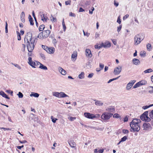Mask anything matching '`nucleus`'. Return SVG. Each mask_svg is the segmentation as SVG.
Segmentation results:
<instances>
[{
  "instance_id": "9d476101",
  "label": "nucleus",
  "mask_w": 153,
  "mask_h": 153,
  "mask_svg": "<svg viewBox=\"0 0 153 153\" xmlns=\"http://www.w3.org/2000/svg\"><path fill=\"white\" fill-rule=\"evenodd\" d=\"M84 116L86 118L92 119L96 117L95 115L93 114H91L89 113L85 112L84 113Z\"/></svg>"
},
{
  "instance_id": "69168bd1",
  "label": "nucleus",
  "mask_w": 153,
  "mask_h": 153,
  "mask_svg": "<svg viewBox=\"0 0 153 153\" xmlns=\"http://www.w3.org/2000/svg\"><path fill=\"white\" fill-rule=\"evenodd\" d=\"M112 41L114 45H116L117 44V42L115 39H112Z\"/></svg>"
},
{
  "instance_id": "bf43d9fd",
  "label": "nucleus",
  "mask_w": 153,
  "mask_h": 153,
  "mask_svg": "<svg viewBox=\"0 0 153 153\" xmlns=\"http://www.w3.org/2000/svg\"><path fill=\"white\" fill-rule=\"evenodd\" d=\"M42 48L46 51V50L47 49L48 47L45 45H42Z\"/></svg>"
},
{
  "instance_id": "412c9836",
  "label": "nucleus",
  "mask_w": 153,
  "mask_h": 153,
  "mask_svg": "<svg viewBox=\"0 0 153 153\" xmlns=\"http://www.w3.org/2000/svg\"><path fill=\"white\" fill-rule=\"evenodd\" d=\"M106 110L107 111H108L110 112L109 113L111 112H113L115 111V108L112 107H110L106 109Z\"/></svg>"
},
{
  "instance_id": "4468645a",
  "label": "nucleus",
  "mask_w": 153,
  "mask_h": 153,
  "mask_svg": "<svg viewBox=\"0 0 153 153\" xmlns=\"http://www.w3.org/2000/svg\"><path fill=\"white\" fill-rule=\"evenodd\" d=\"M42 32L43 34L44 37L45 38H47L49 36L51 31L50 30H44Z\"/></svg>"
},
{
  "instance_id": "473e14b6",
  "label": "nucleus",
  "mask_w": 153,
  "mask_h": 153,
  "mask_svg": "<svg viewBox=\"0 0 153 153\" xmlns=\"http://www.w3.org/2000/svg\"><path fill=\"white\" fill-rule=\"evenodd\" d=\"M68 118L70 121H73L76 119V117H71L69 116L68 117Z\"/></svg>"
},
{
  "instance_id": "f8f14e48",
  "label": "nucleus",
  "mask_w": 153,
  "mask_h": 153,
  "mask_svg": "<svg viewBox=\"0 0 153 153\" xmlns=\"http://www.w3.org/2000/svg\"><path fill=\"white\" fill-rule=\"evenodd\" d=\"M122 70V67L119 66L118 67L115 68L114 73L115 75L119 74L121 72Z\"/></svg>"
},
{
  "instance_id": "2eb2a0df",
  "label": "nucleus",
  "mask_w": 153,
  "mask_h": 153,
  "mask_svg": "<svg viewBox=\"0 0 153 153\" xmlns=\"http://www.w3.org/2000/svg\"><path fill=\"white\" fill-rule=\"evenodd\" d=\"M55 51V49L53 47L48 48L46 50V51L50 54L54 53Z\"/></svg>"
},
{
  "instance_id": "6e6552de",
  "label": "nucleus",
  "mask_w": 153,
  "mask_h": 153,
  "mask_svg": "<svg viewBox=\"0 0 153 153\" xmlns=\"http://www.w3.org/2000/svg\"><path fill=\"white\" fill-rule=\"evenodd\" d=\"M143 130L150 131L152 129V127L150 124L148 123H144L143 124Z\"/></svg>"
},
{
  "instance_id": "bb28decb",
  "label": "nucleus",
  "mask_w": 153,
  "mask_h": 153,
  "mask_svg": "<svg viewBox=\"0 0 153 153\" xmlns=\"http://www.w3.org/2000/svg\"><path fill=\"white\" fill-rule=\"evenodd\" d=\"M85 73L84 72H82L78 76L79 78V79H83L84 78Z\"/></svg>"
},
{
  "instance_id": "72a5a7b5",
  "label": "nucleus",
  "mask_w": 153,
  "mask_h": 153,
  "mask_svg": "<svg viewBox=\"0 0 153 153\" xmlns=\"http://www.w3.org/2000/svg\"><path fill=\"white\" fill-rule=\"evenodd\" d=\"M16 33L17 35L18 40H21V37L20 33L18 31H16Z\"/></svg>"
},
{
  "instance_id": "4d7b16f0",
  "label": "nucleus",
  "mask_w": 153,
  "mask_h": 153,
  "mask_svg": "<svg viewBox=\"0 0 153 153\" xmlns=\"http://www.w3.org/2000/svg\"><path fill=\"white\" fill-rule=\"evenodd\" d=\"M121 20L120 19V17H119L117 18V22L119 23V24H120L121 23Z\"/></svg>"
},
{
  "instance_id": "e433bc0d",
  "label": "nucleus",
  "mask_w": 153,
  "mask_h": 153,
  "mask_svg": "<svg viewBox=\"0 0 153 153\" xmlns=\"http://www.w3.org/2000/svg\"><path fill=\"white\" fill-rule=\"evenodd\" d=\"M83 32L84 36H86L87 37H88L90 35V33H88V32L85 33L84 30H83Z\"/></svg>"
},
{
  "instance_id": "8fccbe9b",
  "label": "nucleus",
  "mask_w": 153,
  "mask_h": 153,
  "mask_svg": "<svg viewBox=\"0 0 153 153\" xmlns=\"http://www.w3.org/2000/svg\"><path fill=\"white\" fill-rule=\"evenodd\" d=\"M40 56L43 59H45V55L41 53L40 54Z\"/></svg>"
},
{
  "instance_id": "aec40b11",
  "label": "nucleus",
  "mask_w": 153,
  "mask_h": 153,
  "mask_svg": "<svg viewBox=\"0 0 153 153\" xmlns=\"http://www.w3.org/2000/svg\"><path fill=\"white\" fill-rule=\"evenodd\" d=\"M25 14L24 12H22L20 15V18L21 21L23 22H25Z\"/></svg>"
},
{
  "instance_id": "680f3d73",
  "label": "nucleus",
  "mask_w": 153,
  "mask_h": 153,
  "mask_svg": "<svg viewBox=\"0 0 153 153\" xmlns=\"http://www.w3.org/2000/svg\"><path fill=\"white\" fill-rule=\"evenodd\" d=\"M69 16L73 17H75V14L72 13V12H71L69 13Z\"/></svg>"
},
{
  "instance_id": "e2e57ef3",
  "label": "nucleus",
  "mask_w": 153,
  "mask_h": 153,
  "mask_svg": "<svg viewBox=\"0 0 153 153\" xmlns=\"http://www.w3.org/2000/svg\"><path fill=\"white\" fill-rule=\"evenodd\" d=\"M123 121L124 122H126L128 121V118L127 116H126L124 117V118Z\"/></svg>"
},
{
  "instance_id": "5701e85b",
  "label": "nucleus",
  "mask_w": 153,
  "mask_h": 153,
  "mask_svg": "<svg viewBox=\"0 0 153 153\" xmlns=\"http://www.w3.org/2000/svg\"><path fill=\"white\" fill-rule=\"evenodd\" d=\"M77 56V52L74 51L73 52V54L72 55L71 57L72 59H73V60H74L75 61L76 59V58Z\"/></svg>"
},
{
  "instance_id": "c9c22d12",
  "label": "nucleus",
  "mask_w": 153,
  "mask_h": 153,
  "mask_svg": "<svg viewBox=\"0 0 153 153\" xmlns=\"http://www.w3.org/2000/svg\"><path fill=\"white\" fill-rule=\"evenodd\" d=\"M51 119L52 120V122L53 123H56V121L57 120V119L55 118H53V116L51 117Z\"/></svg>"
},
{
  "instance_id": "5fc2aeb1",
  "label": "nucleus",
  "mask_w": 153,
  "mask_h": 153,
  "mask_svg": "<svg viewBox=\"0 0 153 153\" xmlns=\"http://www.w3.org/2000/svg\"><path fill=\"white\" fill-rule=\"evenodd\" d=\"M129 15L128 14H126L125 16H124L123 18V20H125V19H126L127 18L129 17Z\"/></svg>"
},
{
  "instance_id": "c85d7f7f",
  "label": "nucleus",
  "mask_w": 153,
  "mask_h": 153,
  "mask_svg": "<svg viewBox=\"0 0 153 153\" xmlns=\"http://www.w3.org/2000/svg\"><path fill=\"white\" fill-rule=\"evenodd\" d=\"M152 71H153V70L152 69L149 68L148 69L145 70V71H144V72L145 73H151Z\"/></svg>"
},
{
  "instance_id": "6ab92c4d",
  "label": "nucleus",
  "mask_w": 153,
  "mask_h": 153,
  "mask_svg": "<svg viewBox=\"0 0 153 153\" xmlns=\"http://www.w3.org/2000/svg\"><path fill=\"white\" fill-rule=\"evenodd\" d=\"M133 63L135 65H138L140 64V62L138 59L134 58L132 60Z\"/></svg>"
},
{
  "instance_id": "ddd939ff",
  "label": "nucleus",
  "mask_w": 153,
  "mask_h": 153,
  "mask_svg": "<svg viewBox=\"0 0 153 153\" xmlns=\"http://www.w3.org/2000/svg\"><path fill=\"white\" fill-rule=\"evenodd\" d=\"M85 54L86 56L88 57L91 58L92 56L91 51L89 49H86L85 50Z\"/></svg>"
},
{
  "instance_id": "a18cd8bd",
  "label": "nucleus",
  "mask_w": 153,
  "mask_h": 153,
  "mask_svg": "<svg viewBox=\"0 0 153 153\" xmlns=\"http://www.w3.org/2000/svg\"><path fill=\"white\" fill-rule=\"evenodd\" d=\"M6 92L8 94H10L12 95H13V91L10 90H6Z\"/></svg>"
},
{
  "instance_id": "cd10ccee",
  "label": "nucleus",
  "mask_w": 153,
  "mask_h": 153,
  "mask_svg": "<svg viewBox=\"0 0 153 153\" xmlns=\"http://www.w3.org/2000/svg\"><path fill=\"white\" fill-rule=\"evenodd\" d=\"M139 82L141 86L143 85H146L147 83V82L146 80H142L140 81H139Z\"/></svg>"
},
{
  "instance_id": "0eeeda50",
  "label": "nucleus",
  "mask_w": 153,
  "mask_h": 153,
  "mask_svg": "<svg viewBox=\"0 0 153 153\" xmlns=\"http://www.w3.org/2000/svg\"><path fill=\"white\" fill-rule=\"evenodd\" d=\"M143 40L141 39V36L139 34L135 35L134 37V44L135 45H137L139 44Z\"/></svg>"
},
{
  "instance_id": "a19ab883",
  "label": "nucleus",
  "mask_w": 153,
  "mask_h": 153,
  "mask_svg": "<svg viewBox=\"0 0 153 153\" xmlns=\"http://www.w3.org/2000/svg\"><path fill=\"white\" fill-rule=\"evenodd\" d=\"M151 106H152V105H149V106H143L142 108L144 110H145L150 107Z\"/></svg>"
},
{
  "instance_id": "20e7f679",
  "label": "nucleus",
  "mask_w": 153,
  "mask_h": 153,
  "mask_svg": "<svg viewBox=\"0 0 153 153\" xmlns=\"http://www.w3.org/2000/svg\"><path fill=\"white\" fill-rule=\"evenodd\" d=\"M113 114L111 113L105 112L101 116V118L104 122H108Z\"/></svg>"
},
{
  "instance_id": "338daca9",
  "label": "nucleus",
  "mask_w": 153,
  "mask_h": 153,
  "mask_svg": "<svg viewBox=\"0 0 153 153\" xmlns=\"http://www.w3.org/2000/svg\"><path fill=\"white\" fill-rule=\"evenodd\" d=\"M19 142L21 143H25L27 142V141L25 140H23L22 141L20 140L19 141Z\"/></svg>"
},
{
  "instance_id": "7c9ffc66",
  "label": "nucleus",
  "mask_w": 153,
  "mask_h": 153,
  "mask_svg": "<svg viewBox=\"0 0 153 153\" xmlns=\"http://www.w3.org/2000/svg\"><path fill=\"white\" fill-rule=\"evenodd\" d=\"M45 25H40L39 27V30L40 31H42L45 28Z\"/></svg>"
},
{
  "instance_id": "c756f323",
  "label": "nucleus",
  "mask_w": 153,
  "mask_h": 153,
  "mask_svg": "<svg viewBox=\"0 0 153 153\" xmlns=\"http://www.w3.org/2000/svg\"><path fill=\"white\" fill-rule=\"evenodd\" d=\"M103 152V149H100L97 151V149H95L94 150L95 153H102Z\"/></svg>"
},
{
  "instance_id": "79ce46f5",
  "label": "nucleus",
  "mask_w": 153,
  "mask_h": 153,
  "mask_svg": "<svg viewBox=\"0 0 153 153\" xmlns=\"http://www.w3.org/2000/svg\"><path fill=\"white\" fill-rule=\"evenodd\" d=\"M122 25H120L119 26L117 27V31L119 33L120 30H121L122 28Z\"/></svg>"
},
{
  "instance_id": "de8ad7c7",
  "label": "nucleus",
  "mask_w": 153,
  "mask_h": 153,
  "mask_svg": "<svg viewBox=\"0 0 153 153\" xmlns=\"http://www.w3.org/2000/svg\"><path fill=\"white\" fill-rule=\"evenodd\" d=\"M129 132L128 130L127 129H123V133L124 134H128Z\"/></svg>"
},
{
  "instance_id": "58836bf2",
  "label": "nucleus",
  "mask_w": 153,
  "mask_h": 153,
  "mask_svg": "<svg viewBox=\"0 0 153 153\" xmlns=\"http://www.w3.org/2000/svg\"><path fill=\"white\" fill-rule=\"evenodd\" d=\"M95 48L96 49H100L102 48L101 47V45L100 44V46H99L98 45H96L94 46Z\"/></svg>"
},
{
  "instance_id": "f3484780",
  "label": "nucleus",
  "mask_w": 153,
  "mask_h": 153,
  "mask_svg": "<svg viewBox=\"0 0 153 153\" xmlns=\"http://www.w3.org/2000/svg\"><path fill=\"white\" fill-rule=\"evenodd\" d=\"M94 101H95V104L97 105L101 106L103 105V103L101 101L97 100H94Z\"/></svg>"
},
{
  "instance_id": "052dcab7",
  "label": "nucleus",
  "mask_w": 153,
  "mask_h": 153,
  "mask_svg": "<svg viewBox=\"0 0 153 153\" xmlns=\"http://www.w3.org/2000/svg\"><path fill=\"white\" fill-rule=\"evenodd\" d=\"M93 75L94 74L93 73H91L88 75V77L90 78H91L93 77Z\"/></svg>"
},
{
  "instance_id": "39448f33",
  "label": "nucleus",
  "mask_w": 153,
  "mask_h": 153,
  "mask_svg": "<svg viewBox=\"0 0 153 153\" xmlns=\"http://www.w3.org/2000/svg\"><path fill=\"white\" fill-rule=\"evenodd\" d=\"M53 96L59 98H65L68 97L67 95L63 92H53Z\"/></svg>"
},
{
  "instance_id": "f03ea898",
  "label": "nucleus",
  "mask_w": 153,
  "mask_h": 153,
  "mask_svg": "<svg viewBox=\"0 0 153 153\" xmlns=\"http://www.w3.org/2000/svg\"><path fill=\"white\" fill-rule=\"evenodd\" d=\"M141 121L140 119L135 118L133 119L130 123L131 127L130 131H138L140 129V123Z\"/></svg>"
},
{
  "instance_id": "774afa93",
  "label": "nucleus",
  "mask_w": 153,
  "mask_h": 153,
  "mask_svg": "<svg viewBox=\"0 0 153 153\" xmlns=\"http://www.w3.org/2000/svg\"><path fill=\"white\" fill-rule=\"evenodd\" d=\"M84 10L82 8V7L80 8L79 10V12H82L83 11H84Z\"/></svg>"
},
{
  "instance_id": "603ef678",
  "label": "nucleus",
  "mask_w": 153,
  "mask_h": 153,
  "mask_svg": "<svg viewBox=\"0 0 153 153\" xmlns=\"http://www.w3.org/2000/svg\"><path fill=\"white\" fill-rule=\"evenodd\" d=\"M14 65L17 67L18 68L19 70H20L21 69V67L19 65H18L17 64H14Z\"/></svg>"
},
{
  "instance_id": "4c0bfd02",
  "label": "nucleus",
  "mask_w": 153,
  "mask_h": 153,
  "mask_svg": "<svg viewBox=\"0 0 153 153\" xmlns=\"http://www.w3.org/2000/svg\"><path fill=\"white\" fill-rule=\"evenodd\" d=\"M18 95V97L19 98H22L23 96V94L20 92H19Z\"/></svg>"
},
{
  "instance_id": "1a4fd4ad",
  "label": "nucleus",
  "mask_w": 153,
  "mask_h": 153,
  "mask_svg": "<svg viewBox=\"0 0 153 153\" xmlns=\"http://www.w3.org/2000/svg\"><path fill=\"white\" fill-rule=\"evenodd\" d=\"M101 45L102 47H103L105 48H108L111 46V43L108 41H106L104 42H102Z\"/></svg>"
},
{
  "instance_id": "9b49d317",
  "label": "nucleus",
  "mask_w": 153,
  "mask_h": 153,
  "mask_svg": "<svg viewBox=\"0 0 153 153\" xmlns=\"http://www.w3.org/2000/svg\"><path fill=\"white\" fill-rule=\"evenodd\" d=\"M136 82V80H133L131 81L128 83L126 85V88L127 90H128L130 89L132 86Z\"/></svg>"
},
{
  "instance_id": "b1692460",
  "label": "nucleus",
  "mask_w": 153,
  "mask_h": 153,
  "mask_svg": "<svg viewBox=\"0 0 153 153\" xmlns=\"http://www.w3.org/2000/svg\"><path fill=\"white\" fill-rule=\"evenodd\" d=\"M68 143L70 146L72 148L75 147L76 146V144L73 140H71Z\"/></svg>"
},
{
  "instance_id": "2f4dec72",
  "label": "nucleus",
  "mask_w": 153,
  "mask_h": 153,
  "mask_svg": "<svg viewBox=\"0 0 153 153\" xmlns=\"http://www.w3.org/2000/svg\"><path fill=\"white\" fill-rule=\"evenodd\" d=\"M62 25L63 27V30L64 31H65L66 29V27L65 25V23L64 21V19H63L62 22Z\"/></svg>"
},
{
  "instance_id": "6e6d98bb",
  "label": "nucleus",
  "mask_w": 153,
  "mask_h": 153,
  "mask_svg": "<svg viewBox=\"0 0 153 153\" xmlns=\"http://www.w3.org/2000/svg\"><path fill=\"white\" fill-rule=\"evenodd\" d=\"M114 4L116 7H117L119 5V3L118 2H117L116 1L114 0Z\"/></svg>"
},
{
  "instance_id": "0e129e2a",
  "label": "nucleus",
  "mask_w": 153,
  "mask_h": 153,
  "mask_svg": "<svg viewBox=\"0 0 153 153\" xmlns=\"http://www.w3.org/2000/svg\"><path fill=\"white\" fill-rule=\"evenodd\" d=\"M147 48L148 49H149L151 47V45L149 43L147 45H146Z\"/></svg>"
},
{
  "instance_id": "f704fd0d",
  "label": "nucleus",
  "mask_w": 153,
  "mask_h": 153,
  "mask_svg": "<svg viewBox=\"0 0 153 153\" xmlns=\"http://www.w3.org/2000/svg\"><path fill=\"white\" fill-rule=\"evenodd\" d=\"M127 136H124L122 137L121 139V142H123L127 140Z\"/></svg>"
},
{
  "instance_id": "7ed1b4c3",
  "label": "nucleus",
  "mask_w": 153,
  "mask_h": 153,
  "mask_svg": "<svg viewBox=\"0 0 153 153\" xmlns=\"http://www.w3.org/2000/svg\"><path fill=\"white\" fill-rule=\"evenodd\" d=\"M28 63L33 67L35 68V66H36V62L37 64H38L39 63L40 64V66L39 67L40 68L43 69L44 70H48V68L46 66H44L43 65L40 63L39 62L36 61L35 62L33 61H32V58L31 57H29L28 58Z\"/></svg>"
},
{
  "instance_id": "37998d69",
  "label": "nucleus",
  "mask_w": 153,
  "mask_h": 153,
  "mask_svg": "<svg viewBox=\"0 0 153 153\" xmlns=\"http://www.w3.org/2000/svg\"><path fill=\"white\" fill-rule=\"evenodd\" d=\"M140 54L141 57H144L146 55V53L145 52H141Z\"/></svg>"
},
{
  "instance_id": "49530a36",
  "label": "nucleus",
  "mask_w": 153,
  "mask_h": 153,
  "mask_svg": "<svg viewBox=\"0 0 153 153\" xmlns=\"http://www.w3.org/2000/svg\"><path fill=\"white\" fill-rule=\"evenodd\" d=\"M94 10V7H91V9L89 10V13L90 14H92L93 13V11Z\"/></svg>"
},
{
  "instance_id": "f257e3e1",
  "label": "nucleus",
  "mask_w": 153,
  "mask_h": 153,
  "mask_svg": "<svg viewBox=\"0 0 153 153\" xmlns=\"http://www.w3.org/2000/svg\"><path fill=\"white\" fill-rule=\"evenodd\" d=\"M32 33L29 32L27 33L25 36L24 38L25 42L27 44V46L28 51L29 53L28 54L29 56H32L31 53L33 50L35 45V42L36 40L37 39L32 37Z\"/></svg>"
},
{
  "instance_id": "3c124183",
  "label": "nucleus",
  "mask_w": 153,
  "mask_h": 153,
  "mask_svg": "<svg viewBox=\"0 0 153 153\" xmlns=\"http://www.w3.org/2000/svg\"><path fill=\"white\" fill-rule=\"evenodd\" d=\"M71 1L70 0L67 1H65V4L66 5H70Z\"/></svg>"
},
{
  "instance_id": "dca6fc26",
  "label": "nucleus",
  "mask_w": 153,
  "mask_h": 153,
  "mask_svg": "<svg viewBox=\"0 0 153 153\" xmlns=\"http://www.w3.org/2000/svg\"><path fill=\"white\" fill-rule=\"evenodd\" d=\"M40 16L41 18V20L43 22H46L47 19H48V17L45 16V14L43 13H40Z\"/></svg>"
},
{
  "instance_id": "a878e982",
  "label": "nucleus",
  "mask_w": 153,
  "mask_h": 153,
  "mask_svg": "<svg viewBox=\"0 0 153 153\" xmlns=\"http://www.w3.org/2000/svg\"><path fill=\"white\" fill-rule=\"evenodd\" d=\"M30 97L33 96L35 97H38L39 96V95L37 93H34L33 94H30Z\"/></svg>"
},
{
  "instance_id": "c03bdc74",
  "label": "nucleus",
  "mask_w": 153,
  "mask_h": 153,
  "mask_svg": "<svg viewBox=\"0 0 153 153\" xmlns=\"http://www.w3.org/2000/svg\"><path fill=\"white\" fill-rule=\"evenodd\" d=\"M50 19H51V21L52 22H53V21H56V18H54L53 16H51V17H50Z\"/></svg>"
},
{
  "instance_id": "864d4df0",
  "label": "nucleus",
  "mask_w": 153,
  "mask_h": 153,
  "mask_svg": "<svg viewBox=\"0 0 153 153\" xmlns=\"http://www.w3.org/2000/svg\"><path fill=\"white\" fill-rule=\"evenodd\" d=\"M29 21L30 22V25H34V23L33 22V19H31L29 20Z\"/></svg>"
},
{
  "instance_id": "13d9d810",
  "label": "nucleus",
  "mask_w": 153,
  "mask_h": 153,
  "mask_svg": "<svg viewBox=\"0 0 153 153\" xmlns=\"http://www.w3.org/2000/svg\"><path fill=\"white\" fill-rule=\"evenodd\" d=\"M104 65L103 64L101 63L100 64V68L101 69H102L104 68Z\"/></svg>"
},
{
  "instance_id": "09e8293b",
  "label": "nucleus",
  "mask_w": 153,
  "mask_h": 153,
  "mask_svg": "<svg viewBox=\"0 0 153 153\" xmlns=\"http://www.w3.org/2000/svg\"><path fill=\"white\" fill-rule=\"evenodd\" d=\"M149 116L151 118L153 119V110L150 112Z\"/></svg>"
},
{
  "instance_id": "4be33fe9",
  "label": "nucleus",
  "mask_w": 153,
  "mask_h": 153,
  "mask_svg": "<svg viewBox=\"0 0 153 153\" xmlns=\"http://www.w3.org/2000/svg\"><path fill=\"white\" fill-rule=\"evenodd\" d=\"M0 95L2 96L3 97H4L8 99H10V98L8 97L6 94H5L3 91H0Z\"/></svg>"
},
{
  "instance_id": "423d86ee",
  "label": "nucleus",
  "mask_w": 153,
  "mask_h": 153,
  "mask_svg": "<svg viewBox=\"0 0 153 153\" xmlns=\"http://www.w3.org/2000/svg\"><path fill=\"white\" fill-rule=\"evenodd\" d=\"M148 111L145 112L140 117L141 120L149 122L150 121L151 119L148 116Z\"/></svg>"
},
{
  "instance_id": "ea45409f",
  "label": "nucleus",
  "mask_w": 153,
  "mask_h": 153,
  "mask_svg": "<svg viewBox=\"0 0 153 153\" xmlns=\"http://www.w3.org/2000/svg\"><path fill=\"white\" fill-rule=\"evenodd\" d=\"M113 117L114 118H118L119 117H121L119 116V115L117 114H115L113 115Z\"/></svg>"
},
{
  "instance_id": "a211bd4d",
  "label": "nucleus",
  "mask_w": 153,
  "mask_h": 153,
  "mask_svg": "<svg viewBox=\"0 0 153 153\" xmlns=\"http://www.w3.org/2000/svg\"><path fill=\"white\" fill-rule=\"evenodd\" d=\"M58 70L62 74L65 75L66 74V71L61 67H59L58 68Z\"/></svg>"
},
{
  "instance_id": "393cba45",
  "label": "nucleus",
  "mask_w": 153,
  "mask_h": 153,
  "mask_svg": "<svg viewBox=\"0 0 153 153\" xmlns=\"http://www.w3.org/2000/svg\"><path fill=\"white\" fill-rule=\"evenodd\" d=\"M37 37L40 39H42L44 37L42 32L40 33L38 36Z\"/></svg>"
}]
</instances>
